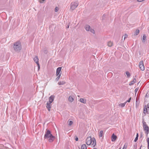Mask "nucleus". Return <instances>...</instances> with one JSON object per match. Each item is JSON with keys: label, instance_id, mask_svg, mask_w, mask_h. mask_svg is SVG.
I'll return each mask as SVG.
<instances>
[{"label": "nucleus", "instance_id": "obj_1", "mask_svg": "<svg viewBox=\"0 0 149 149\" xmlns=\"http://www.w3.org/2000/svg\"><path fill=\"white\" fill-rule=\"evenodd\" d=\"M86 143L88 145L91 144L92 146L94 147L96 144L95 139L94 138H92L91 136L88 137L86 140Z\"/></svg>", "mask_w": 149, "mask_h": 149}, {"label": "nucleus", "instance_id": "obj_2", "mask_svg": "<svg viewBox=\"0 0 149 149\" xmlns=\"http://www.w3.org/2000/svg\"><path fill=\"white\" fill-rule=\"evenodd\" d=\"M13 48L15 52H19L22 49L20 42L18 41L15 42L13 44Z\"/></svg>", "mask_w": 149, "mask_h": 149}, {"label": "nucleus", "instance_id": "obj_3", "mask_svg": "<svg viewBox=\"0 0 149 149\" xmlns=\"http://www.w3.org/2000/svg\"><path fill=\"white\" fill-rule=\"evenodd\" d=\"M79 3L78 2H72L70 4V9L74 10L77 7Z\"/></svg>", "mask_w": 149, "mask_h": 149}, {"label": "nucleus", "instance_id": "obj_4", "mask_svg": "<svg viewBox=\"0 0 149 149\" xmlns=\"http://www.w3.org/2000/svg\"><path fill=\"white\" fill-rule=\"evenodd\" d=\"M52 135L51 131L49 130H47L44 135V138L45 139H47Z\"/></svg>", "mask_w": 149, "mask_h": 149}, {"label": "nucleus", "instance_id": "obj_5", "mask_svg": "<svg viewBox=\"0 0 149 149\" xmlns=\"http://www.w3.org/2000/svg\"><path fill=\"white\" fill-rule=\"evenodd\" d=\"M142 123L144 130L146 131L147 130H149V127L146 124V123L144 121V119L142 121Z\"/></svg>", "mask_w": 149, "mask_h": 149}, {"label": "nucleus", "instance_id": "obj_6", "mask_svg": "<svg viewBox=\"0 0 149 149\" xmlns=\"http://www.w3.org/2000/svg\"><path fill=\"white\" fill-rule=\"evenodd\" d=\"M139 66L141 70L143 71L145 70V68L142 61L140 62L139 64Z\"/></svg>", "mask_w": 149, "mask_h": 149}, {"label": "nucleus", "instance_id": "obj_7", "mask_svg": "<svg viewBox=\"0 0 149 149\" xmlns=\"http://www.w3.org/2000/svg\"><path fill=\"white\" fill-rule=\"evenodd\" d=\"M33 60L36 63V64L37 65V66L38 67V69H39L40 68V66L39 64L38 63V58L37 56H36L33 58Z\"/></svg>", "mask_w": 149, "mask_h": 149}, {"label": "nucleus", "instance_id": "obj_8", "mask_svg": "<svg viewBox=\"0 0 149 149\" xmlns=\"http://www.w3.org/2000/svg\"><path fill=\"white\" fill-rule=\"evenodd\" d=\"M55 138V137L52 135L47 139L49 142H52L54 140Z\"/></svg>", "mask_w": 149, "mask_h": 149}, {"label": "nucleus", "instance_id": "obj_9", "mask_svg": "<svg viewBox=\"0 0 149 149\" xmlns=\"http://www.w3.org/2000/svg\"><path fill=\"white\" fill-rule=\"evenodd\" d=\"M55 96L54 95H51L49 98V101L48 102H49L50 104L52 103L54 101Z\"/></svg>", "mask_w": 149, "mask_h": 149}, {"label": "nucleus", "instance_id": "obj_10", "mask_svg": "<svg viewBox=\"0 0 149 149\" xmlns=\"http://www.w3.org/2000/svg\"><path fill=\"white\" fill-rule=\"evenodd\" d=\"M52 104L51 103L50 104L49 102H47V108L48 110L50 111V109L51 107Z\"/></svg>", "mask_w": 149, "mask_h": 149}, {"label": "nucleus", "instance_id": "obj_11", "mask_svg": "<svg viewBox=\"0 0 149 149\" xmlns=\"http://www.w3.org/2000/svg\"><path fill=\"white\" fill-rule=\"evenodd\" d=\"M117 138L116 136L114 135V134H113L112 136V139L111 140L112 141H115Z\"/></svg>", "mask_w": 149, "mask_h": 149}, {"label": "nucleus", "instance_id": "obj_12", "mask_svg": "<svg viewBox=\"0 0 149 149\" xmlns=\"http://www.w3.org/2000/svg\"><path fill=\"white\" fill-rule=\"evenodd\" d=\"M136 79L135 78H134L133 80L129 84V85L130 86H131L133 85L136 82Z\"/></svg>", "mask_w": 149, "mask_h": 149}, {"label": "nucleus", "instance_id": "obj_13", "mask_svg": "<svg viewBox=\"0 0 149 149\" xmlns=\"http://www.w3.org/2000/svg\"><path fill=\"white\" fill-rule=\"evenodd\" d=\"M85 28L87 31H89L91 29V27L90 26L87 25L85 26Z\"/></svg>", "mask_w": 149, "mask_h": 149}, {"label": "nucleus", "instance_id": "obj_14", "mask_svg": "<svg viewBox=\"0 0 149 149\" xmlns=\"http://www.w3.org/2000/svg\"><path fill=\"white\" fill-rule=\"evenodd\" d=\"M79 101L80 102L84 104H86V100L85 99L81 98L79 99Z\"/></svg>", "mask_w": 149, "mask_h": 149}, {"label": "nucleus", "instance_id": "obj_15", "mask_svg": "<svg viewBox=\"0 0 149 149\" xmlns=\"http://www.w3.org/2000/svg\"><path fill=\"white\" fill-rule=\"evenodd\" d=\"M146 36L145 34H143L142 38V42L143 43H145L146 40Z\"/></svg>", "mask_w": 149, "mask_h": 149}, {"label": "nucleus", "instance_id": "obj_16", "mask_svg": "<svg viewBox=\"0 0 149 149\" xmlns=\"http://www.w3.org/2000/svg\"><path fill=\"white\" fill-rule=\"evenodd\" d=\"M74 100V99L72 96H70L69 97L68 100L70 102H72Z\"/></svg>", "mask_w": 149, "mask_h": 149}, {"label": "nucleus", "instance_id": "obj_17", "mask_svg": "<svg viewBox=\"0 0 149 149\" xmlns=\"http://www.w3.org/2000/svg\"><path fill=\"white\" fill-rule=\"evenodd\" d=\"M113 44V43L112 42L110 41L108 42V43H107L109 47H111L112 46Z\"/></svg>", "mask_w": 149, "mask_h": 149}, {"label": "nucleus", "instance_id": "obj_18", "mask_svg": "<svg viewBox=\"0 0 149 149\" xmlns=\"http://www.w3.org/2000/svg\"><path fill=\"white\" fill-rule=\"evenodd\" d=\"M81 149H87V147L85 144L82 145L81 147Z\"/></svg>", "mask_w": 149, "mask_h": 149}, {"label": "nucleus", "instance_id": "obj_19", "mask_svg": "<svg viewBox=\"0 0 149 149\" xmlns=\"http://www.w3.org/2000/svg\"><path fill=\"white\" fill-rule=\"evenodd\" d=\"M103 132L102 130L101 131L99 134V136L100 137H102L103 136Z\"/></svg>", "mask_w": 149, "mask_h": 149}, {"label": "nucleus", "instance_id": "obj_20", "mask_svg": "<svg viewBox=\"0 0 149 149\" xmlns=\"http://www.w3.org/2000/svg\"><path fill=\"white\" fill-rule=\"evenodd\" d=\"M65 82L63 81H59L58 84L59 85H64L65 84Z\"/></svg>", "mask_w": 149, "mask_h": 149}, {"label": "nucleus", "instance_id": "obj_21", "mask_svg": "<svg viewBox=\"0 0 149 149\" xmlns=\"http://www.w3.org/2000/svg\"><path fill=\"white\" fill-rule=\"evenodd\" d=\"M126 103V102H125L124 103L120 104L119 105L121 107H123L125 106V104Z\"/></svg>", "mask_w": 149, "mask_h": 149}, {"label": "nucleus", "instance_id": "obj_22", "mask_svg": "<svg viewBox=\"0 0 149 149\" xmlns=\"http://www.w3.org/2000/svg\"><path fill=\"white\" fill-rule=\"evenodd\" d=\"M61 67H58V68L57 69L56 71L57 72H58L60 73V72L61 71Z\"/></svg>", "mask_w": 149, "mask_h": 149}, {"label": "nucleus", "instance_id": "obj_23", "mask_svg": "<svg viewBox=\"0 0 149 149\" xmlns=\"http://www.w3.org/2000/svg\"><path fill=\"white\" fill-rule=\"evenodd\" d=\"M147 112H148V109L146 107H145L144 108L143 113L145 114H146Z\"/></svg>", "mask_w": 149, "mask_h": 149}, {"label": "nucleus", "instance_id": "obj_24", "mask_svg": "<svg viewBox=\"0 0 149 149\" xmlns=\"http://www.w3.org/2000/svg\"><path fill=\"white\" fill-rule=\"evenodd\" d=\"M139 29L136 30L135 33L134 34V35H137L139 33Z\"/></svg>", "mask_w": 149, "mask_h": 149}, {"label": "nucleus", "instance_id": "obj_25", "mask_svg": "<svg viewBox=\"0 0 149 149\" xmlns=\"http://www.w3.org/2000/svg\"><path fill=\"white\" fill-rule=\"evenodd\" d=\"M147 141L148 143V148L149 149V138H147Z\"/></svg>", "mask_w": 149, "mask_h": 149}, {"label": "nucleus", "instance_id": "obj_26", "mask_svg": "<svg viewBox=\"0 0 149 149\" xmlns=\"http://www.w3.org/2000/svg\"><path fill=\"white\" fill-rule=\"evenodd\" d=\"M89 31H90L93 34H94V33H95L94 30L92 29L91 28V29H90Z\"/></svg>", "mask_w": 149, "mask_h": 149}, {"label": "nucleus", "instance_id": "obj_27", "mask_svg": "<svg viewBox=\"0 0 149 149\" xmlns=\"http://www.w3.org/2000/svg\"><path fill=\"white\" fill-rule=\"evenodd\" d=\"M126 74L127 77H130V73L129 72H128L127 71L126 72Z\"/></svg>", "mask_w": 149, "mask_h": 149}, {"label": "nucleus", "instance_id": "obj_28", "mask_svg": "<svg viewBox=\"0 0 149 149\" xmlns=\"http://www.w3.org/2000/svg\"><path fill=\"white\" fill-rule=\"evenodd\" d=\"M139 89V88H137L135 89V90L134 91V92L135 93V95H136V93L137 92V91H138Z\"/></svg>", "mask_w": 149, "mask_h": 149}, {"label": "nucleus", "instance_id": "obj_29", "mask_svg": "<svg viewBox=\"0 0 149 149\" xmlns=\"http://www.w3.org/2000/svg\"><path fill=\"white\" fill-rule=\"evenodd\" d=\"M73 123V122L72 121L70 120L69 122L68 125L70 126Z\"/></svg>", "mask_w": 149, "mask_h": 149}, {"label": "nucleus", "instance_id": "obj_30", "mask_svg": "<svg viewBox=\"0 0 149 149\" xmlns=\"http://www.w3.org/2000/svg\"><path fill=\"white\" fill-rule=\"evenodd\" d=\"M59 9L57 7H55V11L56 12H57Z\"/></svg>", "mask_w": 149, "mask_h": 149}, {"label": "nucleus", "instance_id": "obj_31", "mask_svg": "<svg viewBox=\"0 0 149 149\" xmlns=\"http://www.w3.org/2000/svg\"><path fill=\"white\" fill-rule=\"evenodd\" d=\"M127 145H126V144H125L124 145L122 149H126L127 148Z\"/></svg>", "mask_w": 149, "mask_h": 149}, {"label": "nucleus", "instance_id": "obj_32", "mask_svg": "<svg viewBox=\"0 0 149 149\" xmlns=\"http://www.w3.org/2000/svg\"><path fill=\"white\" fill-rule=\"evenodd\" d=\"M145 131V133L147 134L148 135V134L149 130H147Z\"/></svg>", "mask_w": 149, "mask_h": 149}, {"label": "nucleus", "instance_id": "obj_33", "mask_svg": "<svg viewBox=\"0 0 149 149\" xmlns=\"http://www.w3.org/2000/svg\"><path fill=\"white\" fill-rule=\"evenodd\" d=\"M137 102V101H136V108H138L139 106V104H138Z\"/></svg>", "mask_w": 149, "mask_h": 149}, {"label": "nucleus", "instance_id": "obj_34", "mask_svg": "<svg viewBox=\"0 0 149 149\" xmlns=\"http://www.w3.org/2000/svg\"><path fill=\"white\" fill-rule=\"evenodd\" d=\"M137 145L136 144H135L134 146V148L135 149H136L137 148Z\"/></svg>", "mask_w": 149, "mask_h": 149}, {"label": "nucleus", "instance_id": "obj_35", "mask_svg": "<svg viewBox=\"0 0 149 149\" xmlns=\"http://www.w3.org/2000/svg\"><path fill=\"white\" fill-rule=\"evenodd\" d=\"M61 74V73H60L58 72H57L56 71V76H58V75H59V74Z\"/></svg>", "mask_w": 149, "mask_h": 149}, {"label": "nucleus", "instance_id": "obj_36", "mask_svg": "<svg viewBox=\"0 0 149 149\" xmlns=\"http://www.w3.org/2000/svg\"><path fill=\"white\" fill-rule=\"evenodd\" d=\"M138 137H136L134 139V141L135 142H136L137 141V140L138 139Z\"/></svg>", "mask_w": 149, "mask_h": 149}, {"label": "nucleus", "instance_id": "obj_37", "mask_svg": "<svg viewBox=\"0 0 149 149\" xmlns=\"http://www.w3.org/2000/svg\"><path fill=\"white\" fill-rule=\"evenodd\" d=\"M60 78H59V77H57V78H56L55 79V81H58L59 79Z\"/></svg>", "mask_w": 149, "mask_h": 149}, {"label": "nucleus", "instance_id": "obj_38", "mask_svg": "<svg viewBox=\"0 0 149 149\" xmlns=\"http://www.w3.org/2000/svg\"><path fill=\"white\" fill-rule=\"evenodd\" d=\"M131 98L130 97L126 102H130V100H131Z\"/></svg>", "mask_w": 149, "mask_h": 149}, {"label": "nucleus", "instance_id": "obj_39", "mask_svg": "<svg viewBox=\"0 0 149 149\" xmlns=\"http://www.w3.org/2000/svg\"><path fill=\"white\" fill-rule=\"evenodd\" d=\"M127 37V34H125L124 36V39Z\"/></svg>", "mask_w": 149, "mask_h": 149}, {"label": "nucleus", "instance_id": "obj_40", "mask_svg": "<svg viewBox=\"0 0 149 149\" xmlns=\"http://www.w3.org/2000/svg\"><path fill=\"white\" fill-rule=\"evenodd\" d=\"M44 52L45 53V54H47V50H44Z\"/></svg>", "mask_w": 149, "mask_h": 149}, {"label": "nucleus", "instance_id": "obj_41", "mask_svg": "<svg viewBox=\"0 0 149 149\" xmlns=\"http://www.w3.org/2000/svg\"><path fill=\"white\" fill-rule=\"evenodd\" d=\"M75 140L76 141H78V138L77 137H76L75 138Z\"/></svg>", "mask_w": 149, "mask_h": 149}, {"label": "nucleus", "instance_id": "obj_42", "mask_svg": "<svg viewBox=\"0 0 149 149\" xmlns=\"http://www.w3.org/2000/svg\"><path fill=\"white\" fill-rule=\"evenodd\" d=\"M61 75V74H59V75H58L57 77H59V78H60V77Z\"/></svg>", "mask_w": 149, "mask_h": 149}, {"label": "nucleus", "instance_id": "obj_43", "mask_svg": "<svg viewBox=\"0 0 149 149\" xmlns=\"http://www.w3.org/2000/svg\"><path fill=\"white\" fill-rule=\"evenodd\" d=\"M138 137H139V134H138V133H137L136 134V137L138 138Z\"/></svg>", "mask_w": 149, "mask_h": 149}, {"label": "nucleus", "instance_id": "obj_44", "mask_svg": "<svg viewBox=\"0 0 149 149\" xmlns=\"http://www.w3.org/2000/svg\"><path fill=\"white\" fill-rule=\"evenodd\" d=\"M147 107L148 109H149V104H148L147 105Z\"/></svg>", "mask_w": 149, "mask_h": 149}, {"label": "nucleus", "instance_id": "obj_45", "mask_svg": "<svg viewBox=\"0 0 149 149\" xmlns=\"http://www.w3.org/2000/svg\"><path fill=\"white\" fill-rule=\"evenodd\" d=\"M69 27V26L68 25L67 27H66L67 28H68Z\"/></svg>", "mask_w": 149, "mask_h": 149}, {"label": "nucleus", "instance_id": "obj_46", "mask_svg": "<svg viewBox=\"0 0 149 149\" xmlns=\"http://www.w3.org/2000/svg\"><path fill=\"white\" fill-rule=\"evenodd\" d=\"M142 145H141V146L140 148H139V149H141V147H142Z\"/></svg>", "mask_w": 149, "mask_h": 149}, {"label": "nucleus", "instance_id": "obj_47", "mask_svg": "<svg viewBox=\"0 0 149 149\" xmlns=\"http://www.w3.org/2000/svg\"><path fill=\"white\" fill-rule=\"evenodd\" d=\"M142 135H141V136H140V137H142Z\"/></svg>", "mask_w": 149, "mask_h": 149}, {"label": "nucleus", "instance_id": "obj_48", "mask_svg": "<svg viewBox=\"0 0 149 149\" xmlns=\"http://www.w3.org/2000/svg\"><path fill=\"white\" fill-rule=\"evenodd\" d=\"M93 149H97V148H94Z\"/></svg>", "mask_w": 149, "mask_h": 149}, {"label": "nucleus", "instance_id": "obj_49", "mask_svg": "<svg viewBox=\"0 0 149 149\" xmlns=\"http://www.w3.org/2000/svg\"><path fill=\"white\" fill-rule=\"evenodd\" d=\"M121 148H119V149H121Z\"/></svg>", "mask_w": 149, "mask_h": 149}]
</instances>
